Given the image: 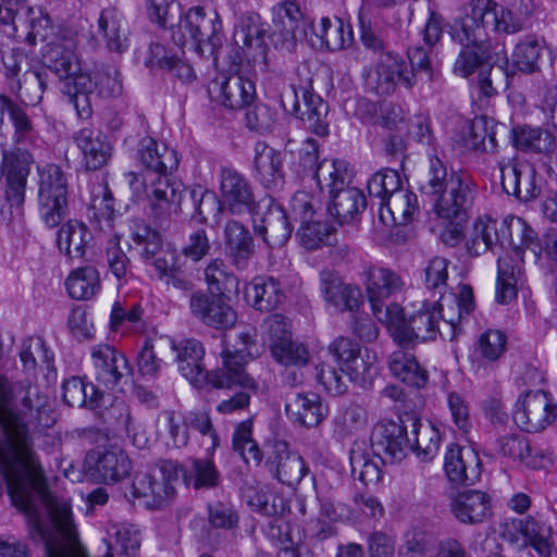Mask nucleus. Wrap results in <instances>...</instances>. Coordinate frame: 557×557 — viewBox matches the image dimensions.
Wrapping results in <instances>:
<instances>
[{
	"mask_svg": "<svg viewBox=\"0 0 557 557\" xmlns=\"http://www.w3.org/2000/svg\"><path fill=\"white\" fill-rule=\"evenodd\" d=\"M362 283L373 315L385 325L403 321V309L387 300L400 294L405 287L404 278L394 270L381 265H370L362 272Z\"/></svg>",
	"mask_w": 557,
	"mask_h": 557,
	"instance_id": "nucleus-7",
	"label": "nucleus"
},
{
	"mask_svg": "<svg viewBox=\"0 0 557 557\" xmlns=\"http://www.w3.org/2000/svg\"><path fill=\"white\" fill-rule=\"evenodd\" d=\"M329 196L327 211L338 224L355 221L367 207L363 193L357 187L349 186V184L344 185L343 188Z\"/></svg>",
	"mask_w": 557,
	"mask_h": 557,
	"instance_id": "nucleus-35",
	"label": "nucleus"
},
{
	"mask_svg": "<svg viewBox=\"0 0 557 557\" xmlns=\"http://www.w3.org/2000/svg\"><path fill=\"white\" fill-rule=\"evenodd\" d=\"M310 41L317 49L338 51L349 47L354 40L350 24L338 17H321L311 24Z\"/></svg>",
	"mask_w": 557,
	"mask_h": 557,
	"instance_id": "nucleus-31",
	"label": "nucleus"
},
{
	"mask_svg": "<svg viewBox=\"0 0 557 557\" xmlns=\"http://www.w3.org/2000/svg\"><path fill=\"white\" fill-rule=\"evenodd\" d=\"M320 292L324 301L341 312H357L363 305V295L359 286L345 283L332 270L320 272Z\"/></svg>",
	"mask_w": 557,
	"mask_h": 557,
	"instance_id": "nucleus-21",
	"label": "nucleus"
},
{
	"mask_svg": "<svg viewBox=\"0 0 557 557\" xmlns=\"http://www.w3.org/2000/svg\"><path fill=\"white\" fill-rule=\"evenodd\" d=\"M292 114L304 128L318 136L329 134V107H293Z\"/></svg>",
	"mask_w": 557,
	"mask_h": 557,
	"instance_id": "nucleus-59",
	"label": "nucleus"
},
{
	"mask_svg": "<svg viewBox=\"0 0 557 557\" xmlns=\"http://www.w3.org/2000/svg\"><path fill=\"white\" fill-rule=\"evenodd\" d=\"M498 451L530 469H544L552 462L550 455L542 449L532 448L529 440L518 433L500 436L498 438Z\"/></svg>",
	"mask_w": 557,
	"mask_h": 557,
	"instance_id": "nucleus-34",
	"label": "nucleus"
},
{
	"mask_svg": "<svg viewBox=\"0 0 557 557\" xmlns=\"http://www.w3.org/2000/svg\"><path fill=\"white\" fill-rule=\"evenodd\" d=\"M273 24L270 38L275 47L287 52L294 51L305 25L298 7L293 2L280 7Z\"/></svg>",
	"mask_w": 557,
	"mask_h": 557,
	"instance_id": "nucleus-30",
	"label": "nucleus"
},
{
	"mask_svg": "<svg viewBox=\"0 0 557 557\" xmlns=\"http://www.w3.org/2000/svg\"><path fill=\"white\" fill-rule=\"evenodd\" d=\"M388 326L398 327L395 339L403 347L413 345L414 339H433L437 333L441 335V330H443L435 312V306L426 300L421 304L417 311L410 314L407 321H405V314L403 313L401 322Z\"/></svg>",
	"mask_w": 557,
	"mask_h": 557,
	"instance_id": "nucleus-18",
	"label": "nucleus"
},
{
	"mask_svg": "<svg viewBox=\"0 0 557 557\" xmlns=\"http://www.w3.org/2000/svg\"><path fill=\"white\" fill-rule=\"evenodd\" d=\"M138 158L146 169L159 174L152 182L149 201L156 218L165 220L178 212L185 193L184 184L169 176L178 168L177 152L164 143L146 136L139 141Z\"/></svg>",
	"mask_w": 557,
	"mask_h": 557,
	"instance_id": "nucleus-3",
	"label": "nucleus"
},
{
	"mask_svg": "<svg viewBox=\"0 0 557 557\" xmlns=\"http://www.w3.org/2000/svg\"><path fill=\"white\" fill-rule=\"evenodd\" d=\"M351 472L364 484L377 483L382 478V471L376 461L370 459L360 444L355 443L350 449Z\"/></svg>",
	"mask_w": 557,
	"mask_h": 557,
	"instance_id": "nucleus-58",
	"label": "nucleus"
},
{
	"mask_svg": "<svg viewBox=\"0 0 557 557\" xmlns=\"http://www.w3.org/2000/svg\"><path fill=\"white\" fill-rule=\"evenodd\" d=\"M444 471L451 484L472 485L481 476V460L471 447L450 444L444 456Z\"/></svg>",
	"mask_w": 557,
	"mask_h": 557,
	"instance_id": "nucleus-24",
	"label": "nucleus"
},
{
	"mask_svg": "<svg viewBox=\"0 0 557 557\" xmlns=\"http://www.w3.org/2000/svg\"><path fill=\"white\" fill-rule=\"evenodd\" d=\"M270 350L273 358L285 366H305L309 361L307 348L290 337L280 344H270Z\"/></svg>",
	"mask_w": 557,
	"mask_h": 557,
	"instance_id": "nucleus-63",
	"label": "nucleus"
},
{
	"mask_svg": "<svg viewBox=\"0 0 557 557\" xmlns=\"http://www.w3.org/2000/svg\"><path fill=\"white\" fill-rule=\"evenodd\" d=\"M65 287L71 298L89 300L101 290L100 272L90 264L76 268L66 277Z\"/></svg>",
	"mask_w": 557,
	"mask_h": 557,
	"instance_id": "nucleus-43",
	"label": "nucleus"
},
{
	"mask_svg": "<svg viewBox=\"0 0 557 557\" xmlns=\"http://www.w3.org/2000/svg\"><path fill=\"white\" fill-rule=\"evenodd\" d=\"M507 350V335L500 330L483 331L474 344V354L486 362H496Z\"/></svg>",
	"mask_w": 557,
	"mask_h": 557,
	"instance_id": "nucleus-55",
	"label": "nucleus"
},
{
	"mask_svg": "<svg viewBox=\"0 0 557 557\" xmlns=\"http://www.w3.org/2000/svg\"><path fill=\"white\" fill-rule=\"evenodd\" d=\"M224 251L230 263L237 271L248 269L256 253L253 237L243 223L230 220L223 228Z\"/></svg>",
	"mask_w": 557,
	"mask_h": 557,
	"instance_id": "nucleus-26",
	"label": "nucleus"
},
{
	"mask_svg": "<svg viewBox=\"0 0 557 557\" xmlns=\"http://www.w3.org/2000/svg\"><path fill=\"white\" fill-rule=\"evenodd\" d=\"M368 190L371 197L386 200L392 194L404 190L403 182L397 171L386 169L376 172L368 181Z\"/></svg>",
	"mask_w": 557,
	"mask_h": 557,
	"instance_id": "nucleus-60",
	"label": "nucleus"
},
{
	"mask_svg": "<svg viewBox=\"0 0 557 557\" xmlns=\"http://www.w3.org/2000/svg\"><path fill=\"white\" fill-rule=\"evenodd\" d=\"M48 398L28 380L0 375V472L16 508L32 507L33 491L44 490V470L34 447L32 424L42 423Z\"/></svg>",
	"mask_w": 557,
	"mask_h": 557,
	"instance_id": "nucleus-1",
	"label": "nucleus"
},
{
	"mask_svg": "<svg viewBox=\"0 0 557 557\" xmlns=\"http://www.w3.org/2000/svg\"><path fill=\"white\" fill-rule=\"evenodd\" d=\"M38 211L50 228L60 225L67 214V180L57 164L39 170Z\"/></svg>",
	"mask_w": 557,
	"mask_h": 557,
	"instance_id": "nucleus-8",
	"label": "nucleus"
},
{
	"mask_svg": "<svg viewBox=\"0 0 557 557\" xmlns=\"http://www.w3.org/2000/svg\"><path fill=\"white\" fill-rule=\"evenodd\" d=\"M73 140L88 171L100 170L112 157V146L100 132L82 128L73 134Z\"/></svg>",
	"mask_w": 557,
	"mask_h": 557,
	"instance_id": "nucleus-33",
	"label": "nucleus"
},
{
	"mask_svg": "<svg viewBox=\"0 0 557 557\" xmlns=\"http://www.w3.org/2000/svg\"><path fill=\"white\" fill-rule=\"evenodd\" d=\"M184 37H188L199 48L209 44L214 47L219 44L218 34L221 29L219 15L214 11L207 13L202 7L190 8L180 23Z\"/></svg>",
	"mask_w": 557,
	"mask_h": 557,
	"instance_id": "nucleus-27",
	"label": "nucleus"
},
{
	"mask_svg": "<svg viewBox=\"0 0 557 557\" xmlns=\"http://www.w3.org/2000/svg\"><path fill=\"white\" fill-rule=\"evenodd\" d=\"M388 368L396 379L409 386L422 388L428 383V371L409 351L398 349L392 352L388 358Z\"/></svg>",
	"mask_w": 557,
	"mask_h": 557,
	"instance_id": "nucleus-42",
	"label": "nucleus"
},
{
	"mask_svg": "<svg viewBox=\"0 0 557 557\" xmlns=\"http://www.w3.org/2000/svg\"><path fill=\"white\" fill-rule=\"evenodd\" d=\"M379 205V218L385 225H406L419 209L417 195L408 189L392 194Z\"/></svg>",
	"mask_w": 557,
	"mask_h": 557,
	"instance_id": "nucleus-37",
	"label": "nucleus"
},
{
	"mask_svg": "<svg viewBox=\"0 0 557 557\" xmlns=\"http://www.w3.org/2000/svg\"><path fill=\"white\" fill-rule=\"evenodd\" d=\"M326 356L338 362L341 371L345 372L351 382L360 386H366L376 375L374 354L369 350L361 354L359 345L347 337L333 341Z\"/></svg>",
	"mask_w": 557,
	"mask_h": 557,
	"instance_id": "nucleus-11",
	"label": "nucleus"
},
{
	"mask_svg": "<svg viewBox=\"0 0 557 557\" xmlns=\"http://www.w3.org/2000/svg\"><path fill=\"white\" fill-rule=\"evenodd\" d=\"M233 448L246 463L253 462L256 466L261 463L262 453L252 438V422L250 420H245L235 428Z\"/></svg>",
	"mask_w": 557,
	"mask_h": 557,
	"instance_id": "nucleus-56",
	"label": "nucleus"
},
{
	"mask_svg": "<svg viewBox=\"0 0 557 557\" xmlns=\"http://www.w3.org/2000/svg\"><path fill=\"white\" fill-rule=\"evenodd\" d=\"M171 348L176 352L175 360L183 376L190 382L199 381L205 373L202 344L195 338L183 339L180 343L171 341Z\"/></svg>",
	"mask_w": 557,
	"mask_h": 557,
	"instance_id": "nucleus-40",
	"label": "nucleus"
},
{
	"mask_svg": "<svg viewBox=\"0 0 557 557\" xmlns=\"http://www.w3.org/2000/svg\"><path fill=\"white\" fill-rule=\"evenodd\" d=\"M356 115L364 124L401 131L406 126L404 107H358Z\"/></svg>",
	"mask_w": 557,
	"mask_h": 557,
	"instance_id": "nucleus-53",
	"label": "nucleus"
},
{
	"mask_svg": "<svg viewBox=\"0 0 557 557\" xmlns=\"http://www.w3.org/2000/svg\"><path fill=\"white\" fill-rule=\"evenodd\" d=\"M265 34L267 29L258 17H248L235 29L234 41L253 60L265 58Z\"/></svg>",
	"mask_w": 557,
	"mask_h": 557,
	"instance_id": "nucleus-45",
	"label": "nucleus"
},
{
	"mask_svg": "<svg viewBox=\"0 0 557 557\" xmlns=\"http://www.w3.org/2000/svg\"><path fill=\"white\" fill-rule=\"evenodd\" d=\"M264 466L274 480L290 487L298 485L309 472L304 458L290 451L287 443L281 441L271 446Z\"/></svg>",
	"mask_w": 557,
	"mask_h": 557,
	"instance_id": "nucleus-19",
	"label": "nucleus"
},
{
	"mask_svg": "<svg viewBox=\"0 0 557 557\" xmlns=\"http://www.w3.org/2000/svg\"><path fill=\"white\" fill-rule=\"evenodd\" d=\"M62 396L65 404L70 407H87L96 409L100 407L102 392L92 383L85 382L83 379L72 376L62 385Z\"/></svg>",
	"mask_w": 557,
	"mask_h": 557,
	"instance_id": "nucleus-47",
	"label": "nucleus"
},
{
	"mask_svg": "<svg viewBox=\"0 0 557 557\" xmlns=\"http://www.w3.org/2000/svg\"><path fill=\"white\" fill-rule=\"evenodd\" d=\"M330 235L331 227L315 219L301 223L297 232L300 244L308 250H315L327 245Z\"/></svg>",
	"mask_w": 557,
	"mask_h": 557,
	"instance_id": "nucleus-62",
	"label": "nucleus"
},
{
	"mask_svg": "<svg viewBox=\"0 0 557 557\" xmlns=\"http://www.w3.org/2000/svg\"><path fill=\"white\" fill-rule=\"evenodd\" d=\"M516 237L525 244L534 237V230L519 216L508 215L498 222L488 215H481L473 223L466 248L471 256L478 257L488 250L494 251L496 247L518 244Z\"/></svg>",
	"mask_w": 557,
	"mask_h": 557,
	"instance_id": "nucleus-6",
	"label": "nucleus"
},
{
	"mask_svg": "<svg viewBox=\"0 0 557 557\" xmlns=\"http://www.w3.org/2000/svg\"><path fill=\"white\" fill-rule=\"evenodd\" d=\"M502 248L504 253L497 259V276L495 284V300L499 305H508L517 298L518 285L523 282L524 277V250L531 248L536 239L534 237L528 243H520Z\"/></svg>",
	"mask_w": 557,
	"mask_h": 557,
	"instance_id": "nucleus-9",
	"label": "nucleus"
},
{
	"mask_svg": "<svg viewBox=\"0 0 557 557\" xmlns=\"http://www.w3.org/2000/svg\"><path fill=\"white\" fill-rule=\"evenodd\" d=\"M252 227L270 248L283 247L294 230L285 209L273 199L269 200L267 211L260 218L252 213Z\"/></svg>",
	"mask_w": 557,
	"mask_h": 557,
	"instance_id": "nucleus-22",
	"label": "nucleus"
},
{
	"mask_svg": "<svg viewBox=\"0 0 557 557\" xmlns=\"http://www.w3.org/2000/svg\"><path fill=\"white\" fill-rule=\"evenodd\" d=\"M79 41V30L64 26L42 49V62L61 81L69 79L81 71V62L75 52Z\"/></svg>",
	"mask_w": 557,
	"mask_h": 557,
	"instance_id": "nucleus-10",
	"label": "nucleus"
},
{
	"mask_svg": "<svg viewBox=\"0 0 557 557\" xmlns=\"http://www.w3.org/2000/svg\"><path fill=\"white\" fill-rule=\"evenodd\" d=\"M556 408L545 392L529 391L518 397L512 419L522 431L537 433L554 421Z\"/></svg>",
	"mask_w": 557,
	"mask_h": 557,
	"instance_id": "nucleus-13",
	"label": "nucleus"
},
{
	"mask_svg": "<svg viewBox=\"0 0 557 557\" xmlns=\"http://www.w3.org/2000/svg\"><path fill=\"white\" fill-rule=\"evenodd\" d=\"M90 358L95 380L108 389L117 388L132 374L127 358L109 344L95 345Z\"/></svg>",
	"mask_w": 557,
	"mask_h": 557,
	"instance_id": "nucleus-17",
	"label": "nucleus"
},
{
	"mask_svg": "<svg viewBox=\"0 0 557 557\" xmlns=\"http://www.w3.org/2000/svg\"><path fill=\"white\" fill-rule=\"evenodd\" d=\"M238 339L234 351H223V367L205 375L212 387L232 389L239 386L243 388L231 398L219 403L216 411L221 414H232L247 408L250 404V392L257 389L256 382L245 371L248 360L257 354L255 339L250 332L239 333Z\"/></svg>",
	"mask_w": 557,
	"mask_h": 557,
	"instance_id": "nucleus-4",
	"label": "nucleus"
},
{
	"mask_svg": "<svg viewBox=\"0 0 557 557\" xmlns=\"http://www.w3.org/2000/svg\"><path fill=\"white\" fill-rule=\"evenodd\" d=\"M30 161L32 156L25 150L2 153L3 168L7 170L5 198L12 207L24 203Z\"/></svg>",
	"mask_w": 557,
	"mask_h": 557,
	"instance_id": "nucleus-28",
	"label": "nucleus"
},
{
	"mask_svg": "<svg viewBox=\"0 0 557 557\" xmlns=\"http://www.w3.org/2000/svg\"><path fill=\"white\" fill-rule=\"evenodd\" d=\"M450 512L462 524H480L487 521L492 515L490 496L478 490L458 493L449 503Z\"/></svg>",
	"mask_w": 557,
	"mask_h": 557,
	"instance_id": "nucleus-29",
	"label": "nucleus"
},
{
	"mask_svg": "<svg viewBox=\"0 0 557 557\" xmlns=\"http://www.w3.org/2000/svg\"><path fill=\"white\" fill-rule=\"evenodd\" d=\"M412 426L416 438L413 444L410 443V449L416 450L423 460H432L440 449V431L431 423L422 424L418 419H414Z\"/></svg>",
	"mask_w": 557,
	"mask_h": 557,
	"instance_id": "nucleus-54",
	"label": "nucleus"
},
{
	"mask_svg": "<svg viewBox=\"0 0 557 557\" xmlns=\"http://www.w3.org/2000/svg\"><path fill=\"white\" fill-rule=\"evenodd\" d=\"M545 53L544 40L535 35H527L517 44L512 59L521 72L534 73L540 70V61Z\"/></svg>",
	"mask_w": 557,
	"mask_h": 557,
	"instance_id": "nucleus-52",
	"label": "nucleus"
},
{
	"mask_svg": "<svg viewBox=\"0 0 557 557\" xmlns=\"http://www.w3.org/2000/svg\"><path fill=\"white\" fill-rule=\"evenodd\" d=\"M335 432L341 438H346L366 429L368 423L367 410L350 404L335 418Z\"/></svg>",
	"mask_w": 557,
	"mask_h": 557,
	"instance_id": "nucleus-57",
	"label": "nucleus"
},
{
	"mask_svg": "<svg viewBox=\"0 0 557 557\" xmlns=\"http://www.w3.org/2000/svg\"><path fill=\"white\" fill-rule=\"evenodd\" d=\"M220 191L224 206L233 214L255 212L256 201L248 181L233 168L220 169Z\"/></svg>",
	"mask_w": 557,
	"mask_h": 557,
	"instance_id": "nucleus-23",
	"label": "nucleus"
},
{
	"mask_svg": "<svg viewBox=\"0 0 557 557\" xmlns=\"http://www.w3.org/2000/svg\"><path fill=\"white\" fill-rule=\"evenodd\" d=\"M185 414L187 426L189 431L198 432L202 437H208L210 441L209 446L206 448L209 455H213L220 445V437L213 426L209 411L205 409L187 411Z\"/></svg>",
	"mask_w": 557,
	"mask_h": 557,
	"instance_id": "nucleus-61",
	"label": "nucleus"
},
{
	"mask_svg": "<svg viewBox=\"0 0 557 557\" xmlns=\"http://www.w3.org/2000/svg\"><path fill=\"white\" fill-rule=\"evenodd\" d=\"M238 94L240 97V104H251L256 97L255 84L249 79L238 78L232 85L225 77H216L211 81L208 85V94L211 101L218 104H226V102H233L234 94Z\"/></svg>",
	"mask_w": 557,
	"mask_h": 557,
	"instance_id": "nucleus-44",
	"label": "nucleus"
},
{
	"mask_svg": "<svg viewBox=\"0 0 557 557\" xmlns=\"http://www.w3.org/2000/svg\"><path fill=\"white\" fill-rule=\"evenodd\" d=\"M423 284L430 293L442 294L447 289L448 260L442 257L431 259L423 271Z\"/></svg>",
	"mask_w": 557,
	"mask_h": 557,
	"instance_id": "nucleus-64",
	"label": "nucleus"
},
{
	"mask_svg": "<svg viewBox=\"0 0 557 557\" xmlns=\"http://www.w3.org/2000/svg\"><path fill=\"white\" fill-rule=\"evenodd\" d=\"M189 309L194 317L214 329L232 327L237 320L236 311L224 294L194 293L189 298Z\"/></svg>",
	"mask_w": 557,
	"mask_h": 557,
	"instance_id": "nucleus-20",
	"label": "nucleus"
},
{
	"mask_svg": "<svg viewBox=\"0 0 557 557\" xmlns=\"http://www.w3.org/2000/svg\"><path fill=\"white\" fill-rule=\"evenodd\" d=\"M486 138H488L491 151L495 152L497 150V143L495 132L493 131V120L480 115L466 123L462 143L467 150L487 152Z\"/></svg>",
	"mask_w": 557,
	"mask_h": 557,
	"instance_id": "nucleus-48",
	"label": "nucleus"
},
{
	"mask_svg": "<svg viewBox=\"0 0 557 557\" xmlns=\"http://www.w3.org/2000/svg\"><path fill=\"white\" fill-rule=\"evenodd\" d=\"M530 0H469L468 10L450 26L451 39L463 47L454 64V73L468 77L493 52L488 32L513 35L521 32L531 14Z\"/></svg>",
	"mask_w": 557,
	"mask_h": 557,
	"instance_id": "nucleus-2",
	"label": "nucleus"
},
{
	"mask_svg": "<svg viewBox=\"0 0 557 557\" xmlns=\"http://www.w3.org/2000/svg\"><path fill=\"white\" fill-rule=\"evenodd\" d=\"M437 319L441 322L442 337L453 339L460 331L459 323L465 315L474 309L473 289L470 285H459L457 293L445 292L440 294V299L434 302Z\"/></svg>",
	"mask_w": 557,
	"mask_h": 557,
	"instance_id": "nucleus-15",
	"label": "nucleus"
},
{
	"mask_svg": "<svg viewBox=\"0 0 557 557\" xmlns=\"http://www.w3.org/2000/svg\"><path fill=\"white\" fill-rule=\"evenodd\" d=\"M89 239V231L83 223L76 220L67 221L58 233L59 249L71 259L84 257Z\"/></svg>",
	"mask_w": 557,
	"mask_h": 557,
	"instance_id": "nucleus-51",
	"label": "nucleus"
},
{
	"mask_svg": "<svg viewBox=\"0 0 557 557\" xmlns=\"http://www.w3.org/2000/svg\"><path fill=\"white\" fill-rule=\"evenodd\" d=\"M503 189L517 199L528 202L537 198L544 185V177L529 162L499 163Z\"/></svg>",
	"mask_w": 557,
	"mask_h": 557,
	"instance_id": "nucleus-16",
	"label": "nucleus"
},
{
	"mask_svg": "<svg viewBox=\"0 0 557 557\" xmlns=\"http://www.w3.org/2000/svg\"><path fill=\"white\" fill-rule=\"evenodd\" d=\"M425 195L438 196L435 211L443 219L458 218L467 212L475 197V183L466 172H454L447 180V170L436 156H430L426 181L420 187Z\"/></svg>",
	"mask_w": 557,
	"mask_h": 557,
	"instance_id": "nucleus-5",
	"label": "nucleus"
},
{
	"mask_svg": "<svg viewBox=\"0 0 557 557\" xmlns=\"http://www.w3.org/2000/svg\"><path fill=\"white\" fill-rule=\"evenodd\" d=\"M287 418L295 424L315 428L327 416V407L314 393L292 394L285 404Z\"/></svg>",
	"mask_w": 557,
	"mask_h": 557,
	"instance_id": "nucleus-32",
	"label": "nucleus"
},
{
	"mask_svg": "<svg viewBox=\"0 0 557 557\" xmlns=\"http://www.w3.org/2000/svg\"><path fill=\"white\" fill-rule=\"evenodd\" d=\"M246 301L258 311H273L285 299L278 280L272 276H256L245 290Z\"/></svg>",
	"mask_w": 557,
	"mask_h": 557,
	"instance_id": "nucleus-36",
	"label": "nucleus"
},
{
	"mask_svg": "<svg viewBox=\"0 0 557 557\" xmlns=\"http://www.w3.org/2000/svg\"><path fill=\"white\" fill-rule=\"evenodd\" d=\"M314 180L319 188L322 191L327 190L329 195L343 188L350 183L347 162L338 159L322 160L315 166Z\"/></svg>",
	"mask_w": 557,
	"mask_h": 557,
	"instance_id": "nucleus-50",
	"label": "nucleus"
},
{
	"mask_svg": "<svg viewBox=\"0 0 557 557\" xmlns=\"http://www.w3.org/2000/svg\"><path fill=\"white\" fill-rule=\"evenodd\" d=\"M363 77L369 89L377 96H387L398 84L412 86L414 75L408 71L404 58L392 51L376 59L373 67L364 69Z\"/></svg>",
	"mask_w": 557,
	"mask_h": 557,
	"instance_id": "nucleus-12",
	"label": "nucleus"
},
{
	"mask_svg": "<svg viewBox=\"0 0 557 557\" xmlns=\"http://www.w3.org/2000/svg\"><path fill=\"white\" fill-rule=\"evenodd\" d=\"M205 282L211 294L238 293L239 278L222 258L211 259L203 270Z\"/></svg>",
	"mask_w": 557,
	"mask_h": 557,
	"instance_id": "nucleus-49",
	"label": "nucleus"
},
{
	"mask_svg": "<svg viewBox=\"0 0 557 557\" xmlns=\"http://www.w3.org/2000/svg\"><path fill=\"white\" fill-rule=\"evenodd\" d=\"M513 146L522 152L548 153L555 147V138L548 131L528 125L511 128Z\"/></svg>",
	"mask_w": 557,
	"mask_h": 557,
	"instance_id": "nucleus-46",
	"label": "nucleus"
},
{
	"mask_svg": "<svg viewBox=\"0 0 557 557\" xmlns=\"http://www.w3.org/2000/svg\"><path fill=\"white\" fill-rule=\"evenodd\" d=\"M513 524L524 539L523 546H532L540 557H556L552 528L545 521L528 517L519 519Z\"/></svg>",
	"mask_w": 557,
	"mask_h": 557,
	"instance_id": "nucleus-39",
	"label": "nucleus"
},
{
	"mask_svg": "<svg viewBox=\"0 0 557 557\" xmlns=\"http://www.w3.org/2000/svg\"><path fill=\"white\" fill-rule=\"evenodd\" d=\"M255 170L258 181L270 190L283 185L281 154L264 141L255 145Z\"/></svg>",
	"mask_w": 557,
	"mask_h": 557,
	"instance_id": "nucleus-38",
	"label": "nucleus"
},
{
	"mask_svg": "<svg viewBox=\"0 0 557 557\" xmlns=\"http://www.w3.org/2000/svg\"><path fill=\"white\" fill-rule=\"evenodd\" d=\"M98 29L106 47L115 53H123L129 46L128 28L122 15L114 8L102 10L98 20Z\"/></svg>",
	"mask_w": 557,
	"mask_h": 557,
	"instance_id": "nucleus-41",
	"label": "nucleus"
},
{
	"mask_svg": "<svg viewBox=\"0 0 557 557\" xmlns=\"http://www.w3.org/2000/svg\"><path fill=\"white\" fill-rule=\"evenodd\" d=\"M373 453L383 463L400 462L410 449L407 429L401 421L382 420L371 433Z\"/></svg>",
	"mask_w": 557,
	"mask_h": 557,
	"instance_id": "nucleus-14",
	"label": "nucleus"
},
{
	"mask_svg": "<svg viewBox=\"0 0 557 557\" xmlns=\"http://www.w3.org/2000/svg\"><path fill=\"white\" fill-rule=\"evenodd\" d=\"M86 461L91 475L106 484L119 482L127 476L132 469L128 456L116 446L92 449L88 451Z\"/></svg>",
	"mask_w": 557,
	"mask_h": 557,
	"instance_id": "nucleus-25",
	"label": "nucleus"
}]
</instances>
